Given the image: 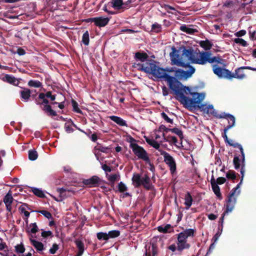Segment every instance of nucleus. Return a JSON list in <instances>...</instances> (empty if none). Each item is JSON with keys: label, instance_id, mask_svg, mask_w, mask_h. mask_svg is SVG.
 Wrapping results in <instances>:
<instances>
[{"label": "nucleus", "instance_id": "obj_36", "mask_svg": "<svg viewBox=\"0 0 256 256\" xmlns=\"http://www.w3.org/2000/svg\"><path fill=\"white\" fill-rule=\"evenodd\" d=\"M96 236H97V238L99 240H108V233L100 232L97 233Z\"/></svg>", "mask_w": 256, "mask_h": 256}, {"label": "nucleus", "instance_id": "obj_53", "mask_svg": "<svg viewBox=\"0 0 256 256\" xmlns=\"http://www.w3.org/2000/svg\"><path fill=\"white\" fill-rule=\"evenodd\" d=\"M39 212H40V214H43L46 218L48 219L52 218L51 214L48 211L41 210V211H40Z\"/></svg>", "mask_w": 256, "mask_h": 256}, {"label": "nucleus", "instance_id": "obj_8", "mask_svg": "<svg viewBox=\"0 0 256 256\" xmlns=\"http://www.w3.org/2000/svg\"><path fill=\"white\" fill-rule=\"evenodd\" d=\"M132 0H112V6L115 10H124L128 8Z\"/></svg>", "mask_w": 256, "mask_h": 256}, {"label": "nucleus", "instance_id": "obj_11", "mask_svg": "<svg viewBox=\"0 0 256 256\" xmlns=\"http://www.w3.org/2000/svg\"><path fill=\"white\" fill-rule=\"evenodd\" d=\"M110 19L107 17H96L91 18L88 22H94L95 25L99 27L104 26L108 24Z\"/></svg>", "mask_w": 256, "mask_h": 256}, {"label": "nucleus", "instance_id": "obj_39", "mask_svg": "<svg viewBox=\"0 0 256 256\" xmlns=\"http://www.w3.org/2000/svg\"><path fill=\"white\" fill-rule=\"evenodd\" d=\"M108 179L111 182H114L120 179V176L118 174H112L107 176Z\"/></svg>", "mask_w": 256, "mask_h": 256}, {"label": "nucleus", "instance_id": "obj_44", "mask_svg": "<svg viewBox=\"0 0 256 256\" xmlns=\"http://www.w3.org/2000/svg\"><path fill=\"white\" fill-rule=\"evenodd\" d=\"M234 168L237 170L240 168V165L242 166V161L240 160L238 157L235 156L234 158Z\"/></svg>", "mask_w": 256, "mask_h": 256}, {"label": "nucleus", "instance_id": "obj_24", "mask_svg": "<svg viewBox=\"0 0 256 256\" xmlns=\"http://www.w3.org/2000/svg\"><path fill=\"white\" fill-rule=\"evenodd\" d=\"M2 80L13 84H17L18 83V80L14 77L8 74L4 75Z\"/></svg>", "mask_w": 256, "mask_h": 256}, {"label": "nucleus", "instance_id": "obj_60", "mask_svg": "<svg viewBox=\"0 0 256 256\" xmlns=\"http://www.w3.org/2000/svg\"><path fill=\"white\" fill-rule=\"evenodd\" d=\"M102 168L106 172H110L111 171L110 168L106 164L102 165Z\"/></svg>", "mask_w": 256, "mask_h": 256}, {"label": "nucleus", "instance_id": "obj_20", "mask_svg": "<svg viewBox=\"0 0 256 256\" xmlns=\"http://www.w3.org/2000/svg\"><path fill=\"white\" fill-rule=\"evenodd\" d=\"M211 184L212 186V188L213 192L215 194L220 198H221V194L220 192V188L216 184L215 180L214 178H212L211 180Z\"/></svg>", "mask_w": 256, "mask_h": 256}, {"label": "nucleus", "instance_id": "obj_37", "mask_svg": "<svg viewBox=\"0 0 256 256\" xmlns=\"http://www.w3.org/2000/svg\"><path fill=\"white\" fill-rule=\"evenodd\" d=\"M28 208V206L26 204L22 205L20 208V210L21 212V213H22L24 214V216L26 218V219L28 218L30 216V213L28 212L26 210Z\"/></svg>", "mask_w": 256, "mask_h": 256}, {"label": "nucleus", "instance_id": "obj_40", "mask_svg": "<svg viewBox=\"0 0 256 256\" xmlns=\"http://www.w3.org/2000/svg\"><path fill=\"white\" fill-rule=\"evenodd\" d=\"M171 226L170 224H166L164 226H158V230L160 232H166L170 228Z\"/></svg>", "mask_w": 256, "mask_h": 256}, {"label": "nucleus", "instance_id": "obj_32", "mask_svg": "<svg viewBox=\"0 0 256 256\" xmlns=\"http://www.w3.org/2000/svg\"><path fill=\"white\" fill-rule=\"evenodd\" d=\"M43 109L50 116H55L56 114V112L52 110L51 106L50 105L45 104Z\"/></svg>", "mask_w": 256, "mask_h": 256}, {"label": "nucleus", "instance_id": "obj_59", "mask_svg": "<svg viewBox=\"0 0 256 256\" xmlns=\"http://www.w3.org/2000/svg\"><path fill=\"white\" fill-rule=\"evenodd\" d=\"M163 7L168 12H169V10H176L174 8L168 5L164 4Z\"/></svg>", "mask_w": 256, "mask_h": 256}, {"label": "nucleus", "instance_id": "obj_35", "mask_svg": "<svg viewBox=\"0 0 256 256\" xmlns=\"http://www.w3.org/2000/svg\"><path fill=\"white\" fill-rule=\"evenodd\" d=\"M180 30L182 32H186L188 34H193L196 32L194 29H193L188 26H182L180 28Z\"/></svg>", "mask_w": 256, "mask_h": 256}, {"label": "nucleus", "instance_id": "obj_45", "mask_svg": "<svg viewBox=\"0 0 256 256\" xmlns=\"http://www.w3.org/2000/svg\"><path fill=\"white\" fill-rule=\"evenodd\" d=\"M118 190L120 192H124L127 190L128 188L126 185L122 182H120L118 184Z\"/></svg>", "mask_w": 256, "mask_h": 256}, {"label": "nucleus", "instance_id": "obj_19", "mask_svg": "<svg viewBox=\"0 0 256 256\" xmlns=\"http://www.w3.org/2000/svg\"><path fill=\"white\" fill-rule=\"evenodd\" d=\"M242 168L240 169V174H242L241 180H240V183L234 188L235 189H236V190H238L237 195H239L240 194V186L242 183V181H243V179H244V172H245L244 162H243V161L242 160Z\"/></svg>", "mask_w": 256, "mask_h": 256}, {"label": "nucleus", "instance_id": "obj_33", "mask_svg": "<svg viewBox=\"0 0 256 256\" xmlns=\"http://www.w3.org/2000/svg\"><path fill=\"white\" fill-rule=\"evenodd\" d=\"M38 228L36 223L30 224L28 227V232L32 234H35L38 232Z\"/></svg>", "mask_w": 256, "mask_h": 256}, {"label": "nucleus", "instance_id": "obj_63", "mask_svg": "<svg viewBox=\"0 0 256 256\" xmlns=\"http://www.w3.org/2000/svg\"><path fill=\"white\" fill-rule=\"evenodd\" d=\"M17 54L20 56H23L25 54V52L23 49L19 48L17 50Z\"/></svg>", "mask_w": 256, "mask_h": 256}, {"label": "nucleus", "instance_id": "obj_9", "mask_svg": "<svg viewBox=\"0 0 256 256\" xmlns=\"http://www.w3.org/2000/svg\"><path fill=\"white\" fill-rule=\"evenodd\" d=\"M213 71L214 74L219 78L230 79L231 72L228 70L214 65L213 66Z\"/></svg>", "mask_w": 256, "mask_h": 256}, {"label": "nucleus", "instance_id": "obj_43", "mask_svg": "<svg viewBox=\"0 0 256 256\" xmlns=\"http://www.w3.org/2000/svg\"><path fill=\"white\" fill-rule=\"evenodd\" d=\"M28 86L32 87L40 88L41 86V83L36 80H30L28 82Z\"/></svg>", "mask_w": 256, "mask_h": 256}, {"label": "nucleus", "instance_id": "obj_28", "mask_svg": "<svg viewBox=\"0 0 256 256\" xmlns=\"http://www.w3.org/2000/svg\"><path fill=\"white\" fill-rule=\"evenodd\" d=\"M200 45L206 50L210 49L212 46L210 42L208 40L200 41Z\"/></svg>", "mask_w": 256, "mask_h": 256}, {"label": "nucleus", "instance_id": "obj_38", "mask_svg": "<svg viewBox=\"0 0 256 256\" xmlns=\"http://www.w3.org/2000/svg\"><path fill=\"white\" fill-rule=\"evenodd\" d=\"M28 158L31 160H34L38 158V153L36 150H30L28 152Z\"/></svg>", "mask_w": 256, "mask_h": 256}, {"label": "nucleus", "instance_id": "obj_13", "mask_svg": "<svg viewBox=\"0 0 256 256\" xmlns=\"http://www.w3.org/2000/svg\"><path fill=\"white\" fill-rule=\"evenodd\" d=\"M30 242L31 244L36 248V251L38 253L42 254V252L43 250L44 249L43 244L33 238L32 236H31L30 238Z\"/></svg>", "mask_w": 256, "mask_h": 256}, {"label": "nucleus", "instance_id": "obj_49", "mask_svg": "<svg viewBox=\"0 0 256 256\" xmlns=\"http://www.w3.org/2000/svg\"><path fill=\"white\" fill-rule=\"evenodd\" d=\"M58 249V246L56 244H52V248L50 249V252L51 254H54Z\"/></svg>", "mask_w": 256, "mask_h": 256}, {"label": "nucleus", "instance_id": "obj_14", "mask_svg": "<svg viewBox=\"0 0 256 256\" xmlns=\"http://www.w3.org/2000/svg\"><path fill=\"white\" fill-rule=\"evenodd\" d=\"M195 232V229L188 228L180 232L178 234V236L183 238V240L184 239V240H187V238L188 237H192Z\"/></svg>", "mask_w": 256, "mask_h": 256}, {"label": "nucleus", "instance_id": "obj_10", "mask_svg": "<svg viewBox=\"0 0 256 256\" xmlns=\"http://www.w3.org/2000/svg\"><path fill=\"white\" fill-rule=\"evenodd\" d=\"M216 116L219 118H226L228 120V125L224 130L225 132H226L230 128L234 126L235 125V118L232 114L224 112Z\"/></svg>", "mask_w": 256, "mask_h": 256}, {"label": "nucleus", "instance_id": "obj_27", "mask_svg": "<svg viewBox=\"0 0 256 256\" xmlns=\"http://www.w3.org/2000/svg\"><path fill=\"white\" fill-rule=\"evenodd\" d=\"M143 185L146 188L149 189L151 188L152 184H150V180L148 176H145L142 178V181L141 185Z\"/></svg>", "mask_w": 256, "mask_h": 256}, {"label": "nucleus", "instance_id": "obj_7", "mask_svg": "<svg viewBox=\"0 0 256 256\" xmlns=\"http://www.w3.org/2000/svg\"><path fill=\"white\" fill-rule=\"evenodd\" d=\"M237 192L238 190H236L235 188H234L232 190L226 204V210L225 212L226 213L232 212L234 208L235 204L236 202V198L235 196H238L237 195Z\"/></svg>", "mask_w": 256, "mask_h": 256}, {"label": "nucleus", "instance_id": "obj_21", "mask_svg": "<svg viewBox=\"0 0 256 256\" xmlns=\"http://www.w3.org/2000/svg\"><path fill=\"white\" fill-rule=\"evenodd\" d=\"M193 199L190 192H188L184 196V204L186 206V209L188 210L191 206L192 204Z\"/></svg>", "mask_w": 256, "mask_h": 256}, {"label": "nucleus", "instance_id": "obj_42", "mask_svg": "<svg viewBox=\"0 0 256 256\" xmlns=\"http://www.w3.org/2000/svg\"><path fill=\"white\" fill-rule=\"evenodd\" d=\"M234 42L237 44H239L243 46H248L247 42L242 38H236L234 40Z\"/></svg>", "mask_w": 256, "mask_h": 256}, {"label": "nucleus", "instance_id": "obj_48", "mask_svg": "<svg viewBox=\"0 0 256 256\" xmlns=\"http://www.w3.org/2000/svg\"><path fill=\"white\" fill-rule=\"evenodd\" d=\"M16 250L18 252L23 253L24 252L25 248L22 244H18L15 246Z\"/></svg>", "mask_w": 256, "mask_h": 256}, {"label": "nucleus", "instance_id": "obj_61", "mask_svg": "<svg viewBox=\"0 0 256 256\" xmlns=\"http://www.w3.org/2000/svg\"><path fill=\"white\" fill-rule=\"evenodd\" d=\"M64 128L66 129V132L68 133H70L73 132V130L68 124H65Z\"/></svg>", "mask_w": 256, "mask_h": 256}, {"label": "nucleus", "instance_id": "obj_51", "mask_svg": "<svg viewBox=\"0 0 256 256\" xmlns=\"http://www.w3.org/2000/svg\"><path fill=\"white\" fill-rule=\"evenodd\" d=\"M226 176L228 178L234 180L236 178V174L234 172L230 171L226 174Z\"/></svg>", "mask_w": 256, "mask_h": 256}, {"label": "nucleus", "instance_id": "obj_12", "mask_svg": "<svg viewBox=\"0 0 256 256\" xmlns=\"http://www.w3.org/2000/svg\"><path fill=\"white\" fill-rule=\"evenodd\" d=\"M177 250L182 252V250L184 249H188L190 247V245L187 242V240H183V238L178 236L177 238Z\"/></svg>", "mask_w": 256, "mask_h": 256}, {"label": "nucleus", "instance_id": "obj_6", "mask_svg": "<svg viewBox=\"0 0 256 256\" xmlns=\"http://www.w3.org/2000/svg\"><path fill=\"white\" fill-rule=\"evenodd\" d=\"M160 154L163 156L164 162L170 168V172L174 174L176 170V163L174 159L168 153L162 150H158Z\"/></svg>", "mask_w": 256, "mask_h": 256}, {"label": "nucleus", "instance_id": "obj_64", "mask_svg": "<svg viewBox=\"0 0 256 256\" xmlns=\"http://www.w3.org/2000/svg\"><path fill=\"white\" fill-rule=\"evenodd\" d=\"M162 94L164 96H166L168 94V90L165 86L162 88Z\"/></svg>", "mask_w": 256, "mask_h": 256}, {"label": "nucleus", "instance_id": "obj_46", "mask_svg": "<svg viewBox=\"0 0 256 256\" xmlns=\"http://www.w3.org/2000/svg\"><path fill=\"white\" fill-rule=\"evenodd\" d=\"M152 30L156 32H158L161 30V26L158 24H154L152 25Z\"/></svg>", "mask_w": 256, "mask_h": 256}, {"label": "nucleus", "instance_id": "obj_31", "mask_svg": "<svg viewBox=\"0 0 256 256\" xmlns=\"http://www.w3.org/2000/svg\"><path fill=\"white\" fill-rule=\"evenodd\" d=\"M230 145L231 146H232L234 148H236V147L240 149V153L242 154V161L244 162V161L245 160V157H244V150H243L242 146L241 144H239L238 143H236V142L230 143Z\"/></svg>", "mask_w": 256, "mask_h": 256}, {"label": "nucleus", "instance_id": "obj_15", "mask_svg": "<svg viewBox=\"0 0 256 256\" xmlns=\"http://www.w3.org/2000/svg\"><path fill=\"white\" fill-rule=\"evenodd\" d=\"M157 248L154 244H147L145 246V256H155Z\"/></svg>", "mask_w": 256, "mask_h": 256}, {"label": "nucleus", "instance_id": "obj_18", "mask_svg": "<svg viewBox=\"0 0 256 256\" xmlns=\"http://www.w3.org/2000/svg\"><path fill=\"white\" fill-rule=\"evenodd\" d=\"M164 142H168L170 144H172L177 148H180L182 146V142H178L176 138L174 136H165V140Z\"/></svg>", "mask_w": 256, "mask_h": 256}, {"label": "nucleus", "instance_id": "obj_41", "mask_svg": "<svg viewBox=\"0 0 256 256\" xmlns=\"http://www.w3.org/2000/svg\"><path fill=\"white\" fill-rule=\"evenodd\" d=\"M82 42L86 45L88 46L89 44V34L88 31H86L82 36Z\"/></svg>", "mask_w": 256, "mask_h": 256}, {"label": "nucleus", "instance_id": "obj_50", "mask_svg": "<svg viewBox=\"0 0 256 256\" xmlns=\"http://www.w3.org/2000/svg\"><path fill=\"white\" fill-rule=\"evenodd\" d=\"M162 118L168 123H172V118H170L166 113L162 112L161 114Z\"/></svg>", "mask_w": 256, "mask_h": 256}, {"label": "nucleus", "instance_id": "obj_55", "mask_svg": "<svg viewBox=\"0 0 256 256\" xmlns=\"http://www.w3.org/2000/svg\"><path fill=\"white\" fill-rule=\"evenodd\" d=\"M246 34V31L245 30H240L234 34V35L237 37H240L244 36Z\"/></svg>", "mask_w": 256, "mask_h": 256}, {"label": "nucleus", "instance_id": "obj_52", "mask_svg": "<svg viewBox=\"0 0 256 256\" xmlns=\"http://www.w3.org/2000/svg\"><path fill=\"white\" fill-rule=\"evenodd\" d=\"M171 132L176 134L180 137L182 136V132L181 130L177 128H174L171 129Z\"/></svg>", "mask_w": 256, "mask_h": 256}, {"label": "nucleus", "instance_id": "obj_4", "mask_svg": "<svg viewBox=\"0 0 256 256\" xmlns=\"http://www.w3.org/2000/svg\"><path fill=\"white\" fill-rule=\"evenodd\" d=\"M144 138L148 144L158 150L160 144L165 140V134L155 130L151 138L144 136Z\"/></svg>", "mask_w": 256, "mask_h": 256}, {"label": "nucleus", "instance_id": "obj_34", "mask_svg": "<svg viewBox=\"0 0 256 256\" xmlns=\"http://www.w3.org/2000/svg\"><path fill=\"white\" fill-rule=\"evenodd\" d=\"M120 234V232L117 230H110L108 232V235L109 238H115L118 236Z\"/></svg>", "mask_w": 256, "mask_h": 256}, {"label": "nucleus", "instance_id": "obj_56", "mask_svg": "<svg viewBox=\"0 0 256 256\" xmlns=\"http://www.w3.org/2000/svg\"><path fill=\"white\" fill-rule=\"evenodd\" d=\"M226 181V179L223 177H219L216 180V183L219 184H224Z\"/></svg>", "mask_w": 256, "mask_h": 256}, {"label": "nucleus", "instance_id": "obj_2", "mask_svg": "<svg viewBox=\"0 0 256 256\" xmlns=\"http://www.w3.org/2000/svg\"><path fill=\"white\" fill-rule=\"evenodd\" d=\"M170 85V89L176 100L186 108L189 110L199 108L204 113L215 115V110L212 104L207 103L201 104L205 98L204 93L192 92L188 87L183 86L178 80L173 85Z\"/></svg>", "mask_w": 256, "mask_h": 256}, {"label": "nucleus", "instance_id": "obj_29", "mask_svg": "<svg viewBox=\"0 0 256 256\" xmlns=\"http://www.w3.org/2000/svg\"><path fill=\"white\" fill-rule=\"evenodd\" d=\"M30 92L28 89H24L21 92L22 98L25 101H28L30 97Z\"/></svg>", "mask_w": 256, "mask_h": 256}, {"label": "nucleus", "instance_id": "obj_5", "mask_svg": "<svg viewBox=\"0 0 256 256\" xmlns=\"http://www.w3.org/2000/svg\"><path fill=\"white\" fill-rule=\"evenodd\" d=\"M134 140L132 139L131 141L130 147L132 149V152L134 154L138 157V158L142 159L145 161L146 162H149V158L147 152L144 150L143 148L134 142Z\"/></svg>", "mask_w": 256, "mask_h": 256}, {"label": "nucleus", "instance_id": "obj_47", "mask_svg": "<svg viewBox=\"0 0 256 256\" xmlns=\"http://www.w3.org/2000/svg\"><path fill=\"white\" fill-rule=\"evenodd\" d=\"M72 105L73 107V109L74 112L80 114L82 112V111L78 107V104L74 100L72 101Z\"/></svg>", "mask_w": 256, "mask_h": 256}, {"label": "nucleus", "instance_id": "obj_16", "mask_svg": "<svg viewBox=\"0 0 256 256\" xmlns=\"http://www.w3.org/2000/svg\"><path fill=\"white\" fill-rule=\"evenodd\" d=\"M13 201V198L10 193H8L4 198V202L6 205L7 210L11 212L12 204Z\"/></svg>", "mask_w": 256, "mask_h": 256}, {"label": "nucleus", "instance_id": "obj_17", "mask_svg": "<svg viewBox=\"0 0 256 256\" xmlns=\"http://www.w3.org/2000/svg\"><path fill=\"white\" fill-rule=\"evenodd\" d=\"M242 70L243 68H242V67L236 70L234 74H232L231 72L230 79L232 78H236L239 80L244 79L245 78V74Z\"/></svg>", "mask_w": 256, "mask_h": 256}, {"label": "nucleus", "instance_id": "obj_54", "mask_svg": "<svg viewBox=\"0 0 256 256\" xmlns=\"http://www.w3.org/2000/svg\"><path fill=\"white\" fill-rule=\"evenodd\" d=\"M222 230L220 231H218L214 236L212 240H214V242H216L218 240L220 236L222 234Z\"/></svg>", "mask_w": 256, "mask_h": 256}, {"label": "nucleus", "instance_id": "obj_57", "mask_svg": "<svg viewBox=\"0 0 256 256\" xmlns=\"http://www.w3.org/2000/svg\"><path fill=\"white\" fill-rule=\"evenodd\" d=\"M52 234L50 231H44L42 232V236L44 238H46L51 236Z\"/></svg>", "mask_w": 256, "mask_h": 256}, {"label": "nucleus", "instance_id": "obj_25", "mask_svg": "<svg viewBox=\"0 0 256 256\" xmlns=\"http://www.w3.org/2000/svg\"><path fill=\"white\" fill-rule=\"evenodd\" d=\"M132 184L135 186H138L142 184V178L138 174H134L132 178Z\"/></svg>", "mask_w": 256, "mask_h": 256}, {"label": "nucleus", "instance_id": "obj_23", "mask_svg": "<svg viewBox=\"0 0 256 256\" xmlns=\"http://www.w3.org/2000/svg\"><path fill=\"white\" fill-rule=\"evenodd\" d=\"M78 248V252L76 256H82L84 250V244L80 240L75 242Z\"/></svg>", "mask_w": 256, "mask_h": 256}, {"label": "nucleus", "instance_id": "obj_3", "mask_svg": "<svg viewBox=\"0 0 256 256\" xmlns=\"http://www.w3.org/2000/svg\"><path fill=\"white\" fill-rule=\"evenodd\" d=\"M170 56L172 65L184 68L188 67V70H184L186 72H190L191 67L195 70L193 66L189 65L190 62L194 64H204L207 62H218L220 60L216 56L212 57V54L210 52H196L192 49H186L184 48L176 50L174 47H172Z\"/></svg>", "mask_w": 256, "mask_h": 256}, {"label": "nucleus", "instance_id": "obj_30", "mask_svg": "<svg viewBox=\"0 0 256 256\" xmlns=\"http://www.w3.org/2000/svg\"><path fill=\"white\" fill-rule=\"evenodd\" d=\"M32 192L36 196L43 198L44 196V192L40 188H31Z\"/></svg>", "mask_w": 256, "mask_h": 256}, {"label": "nucleus", "instance_id": "obj_22", "mask_svg": "<svg viewBox=\"0 0 256 256\" xmlns=\"http://www.w3.org/2000/svg\"><path fill=\"white\" fill-rule=\"evenodd\" d=\"M110 118L115 122L118 124L120 126H126V122L124 120L120 118V117L112 116H110Z\"/></svg>", "mask_w": 256, "mask_h": 256}, {"label": "nucleus", "instance_id": "obj_58", "mask_svg": "<svg viewBox=\"0 0 256 256\" xmlns=\"http://www.w3.org/2000/svg\"><path fill=\"white\" fill-rule=\"evenodd\" d=\"M46 96L47 98H50L52 100H54L56 99V96L54 95H52L51 92H48L46 94Z\"/></svg>", "mask_w": 256, "mask_h": 256}, {"label": "nucleus", "instance_id": "obj_26", "mask_svg": "<svg viewBox=\"0 0 256 256\" xmlns=\"http://www.w3.org/2000/svg\"><path fill=\"white\" fill-rule=\"evenodd\" d=\"M100 178L96 176H93L91 178L86 180L84 184H86L94 185L98 183Z\"/></svg>", "mask_w": 256, "mask_h": 256}, {"label": "nucleus", "instance_id": "obj_1", "mask_svg": "<svg viewBox=\"0 0 256 256\" xmlns=\"http://www.w3.org/2000/svg\"><path fill=\"white\" fill-rule=\"evenodd\" d=\"M135 58L136 62L134 66L138 70L152 74L155 78L166 80L170 88V84L173 85L178 79L187 80L194 72V69L192 67L190 68V71L188 72L176 68H160L148 59V56L146 53L137 52L135 54Z\"/></svg>", "mask_w": 256, "mask_h": 256}, {"label": "nucleus", "instance_id": "obj_62", "mask_svg": "<svg viewBox=\"0 0 256 256\" xmlns=\"http://www.w3.org/2000/svg\"><path fill=\"white\" fill-rule=\"evenodd\" d=\"M166 128V126L164 125H161L158 128V130H156L157 131L161 132V133H164Z\"/></svg>", "mask_w": 256, "mask_h": 256}]
</instances>
